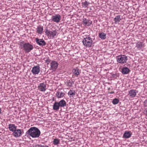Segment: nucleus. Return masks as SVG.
Segmentation results:
<instances>
[{
	"mask_svg": "<svg viewBox=\"0 0 147 147\" xmlns=\"http://www.w3.org/2000/svg\"><path fill=\"white\" fill-rule=\"evenodd\" d=\"M26 134L32 138H38L40 134V131L36 127H32L26 132Z\"/></svg>",
	"mask_w": 147,
	"mask_h": 147,
	"instance_id": "f257e3e1",
	"label": "nucleus"
},
{
	"mask_svg": "<svg viewBox=\"0 0 147 147\" xmlns=\"http://www.w3.org/2000/svg\"><path fill=\"white\" fill-rule=\"evenodd\" d=\"M84 46L86 47H92L93 41L92 38L89 36L84 38L82 41Z\"/></svg>",
	"mask_w": 147,
	"mask_h": 147,
	"instance_id": "f03ea898",
	"label": "nucleus"
},
{
	"mask_svg": "<svg viewBox=\"0 0 147 147\" xmlns=\"http://www.w3.org/2000/svg\"><path fill=\"white\" fill-rule=\"evenodd\" d=\"M24 50L26 52L28 53L33 49V46L29 43H26L22 45Z\"/></svg>",
	"mask_w": 147,
	"mask_h": 147,
	"instance_id": "7ed1b4c3",
	"label": "nucleus"
},
{
	"mask_svg": "<svg viewBox=\"0 0 147 147\" xmlns=\"http://www.w3.org/2000/svg\"><path fill=\"white\" fill-rule=\"evenodd\" d=\"M45 32L47 36L52 38H54L56 35L57 33L56 30L51 31L48 30L47 27L45 28Z\"/></svg>",
	"mask_w": 147,
	"mask_h": 147,
	"instance_id": "20e7f679",
	"label": "nucleus"
},
{
	"mask_svg": "<svg viewBox=\"0 0 147 147\" xmlns=\"http://www.w3.org/2000/svg\"><path fill=\"white\" fill-rule=\"evenodd\" d=\"M117 61L120 63H126L127 59V56L125 55H121L117 57Z\"/></svg>",
	"mask_w": 147,
	"mask_h": 147,
	"instance_id": "39448f33",
	"label": "nucleus"
},
{
	"mask_svg": "<svg viewBox=\"0 0 147 147\" xmlns=\"http://www.w3.org/2000/svg\"><path fill=\"white\" fill-rule=\"evenodd\" d=\"M61 16L59 14H57L55 16H53L52 17L51 21L56 23H59L61 20Z\"/></svg>",
	"mask_w": 147,
	"mask_h": 147,
	"instance_id": "423d86ee",
	"label": "nucleus"
},
{
	"mask_svg": "<svg viewBox=\"0 0 147 147\" xmlns=\"http://www.w3.org/2000/svg\"><path fill=\"white\" fill-rule=\"evenodd\" d=\"M58 65V63L56 61H52L50 64V70H52L53 71H55L57 68Z\"/></svg>",
	"mask_w": 147,
	"mask_h": 147,
	"instance_id": "0eeeda50",
	"label": "nucleus"
},
{
	"mask_svg": "<svg viewBox=\"0 0 147 147\" xmlns=\"http://www.w3.org/2000/svg\"><path fill=\"white\" fill-rule=\"evenodd\" d=\"M36 41L37 44L40 46H45L46 43L43 39H39L38 38L35 39Z\"/></svg>",
	"mask_w": 147,
	"mask_h": 147,
	"instance_id": "6e6552de",
	"label": "nucleus"
},
{
	"mask_svg": "<svg viewBox=\"0 0 147 147\" xmlns=\"http://www.w3.org/2000/svg\"><path fill=\"white\" fill-rule=\"evenodd\" d=\"M38 88L40 91L45 92L47 89L46 84L44 83H40L38 85Z\"/></svg>",
	"mask_w": 147,
	"mask_h": 147,
	"instance_id": "1a4fd4ad",
	"label": "nucleus"
},
{
	"mask_svg": "<svg viewBox=\"0 0 147 147\" xmlns=\"http://www.w3.org/2000/svg\"><path fill=\"white\" fill-rule=\"evenodd\" d=\"M40 71V67L39 66H34L32 68L31 72L34 74H38Z\"/></svg>",
	"mask_w": 147,
	"mask_h": 147,
	"instance_id": "9d476101",
	"label": "nucleus"
},
{
	"mask_svg": "<svg viewBox=\"0 0 147 147\" xmlns=\"http://www.w3.org/2000/svg\"><path fill=\"white\" fill-rule=\"evenodd\" d=\"M13 136L15 137H19L22 134L21 130L20 129H16L13 134Z\"/></svg>",
	"mask_w": 147,
	"mask_h": 147,
	"instance_id": "9b49d317",
	"label": "nucleus"
},
{
	"mask_svg": "<svg viewBox=\"0 0 147 147\" xmlns=\"http://www.w3.org/2000/svg\"><path fill=\"white\" fill-rule=\"evenodd\" d=\"M144 47V44L143 42H138L136 44V47L139 50L142 49Z\"/></svg>",
	"mask_w": 147,
	"mask_h": 147,
	"instance_id": "f8f14e48",
	"label": "nucleus"
},
{
	"mask_svg": "<svg viewBox=\"0 0 147 147\" xmlns=\"http://www.w3.org/2000/svg\"><path fill=\"white\" fill-rule=\"evenodd\" d=\"M82 23L85 25L89 26L92 24V22L90 20H87L86 18H84L83 19Z\"/></svg>",
	"mask_w": 147,
	"mask_h": 147,
	"instance_id": "ddd939ff",
	"label": "nucleus"
},
{
	"mask_svg": "<svg viewBox=\"0 0 147 147\" xmlns=\"http://www.w3.org/2000/svg\"><path fill=\"white\" fill-rule=\"evenodd\" d=\"M9 128L11 131L13 132L15 131V130L17 129V127L13 124H10L9 125Z\"/></svg>",
	"mask_w": 147,
	"mask_h": 147,
	"instance_id": "4468645a",
	"label": "nucleus"
},
{
	"mask_svg": "<svg viewBox=\"0 0 147 147\" xmlns=\"http://www.w3.org/2000/svg\"><path fill=\"white\" fill-rule=\"evenodd\" d=\"M130 71L129 69L126 67H123L121 70V72L123 74H127L129 73Z\"/></svg>",
	"mask_w": 147,
	"mask_h": 147,
	"instance_id": "2eb2a0df",
	"label": "nucleus"
},
{
	"mask_svg": "<svg viewBox=\"0 0 147 147\" xmlns=\"http://www.w3.org/2000/svg\"><path fill=\"white\" fill-rule=\"evenodd\" d=\"M60 107H64L66 105V103L64 100L62 99L58 102Z\"/></svg>",
	"mask_w": 147,
	"mask_h": 147,
	"instance_id": "dca6fc26",
	"label": "nucleus"
},
{
	"mask_svg": "<svg viewBox=\"0 0 147 147\" xmlns=\"http://www.w3.org/2000/svg\"><path fill=\"white\" fill-rule=\"evenodd\" d=\"M129 95L130 96L133 98L136 95V92L134 90H131L129 92Z\"/></svg>",
	"mask_w": 147,
	"mask_h": 147,
	"instance_id": "f3484780",
	"label": "nucleus"
},
{
	"mask_svg": "<svg viewBox=\"0 0 147 147\" xmlns=\"http://www.w3.org/2000/svg\"><path fill=\"white\" fill-rule=\"evenodd\" d=\"M60 107L58 102H55L53 105V109L54 110L57 111Z\"/></svg>",
	"mask_w": 147,
	"mask_h": 147,
	"instance_id": "a211bd4d",
	"label": "nucleus"
},
{
	"mask_svg": "<svg viewBox=\"0 0 147 147\" xmlns=\"http://www.w3.org/2000/svg\"><path fill=\"white\" fill-rule=\"evenodd\" d=\"M131 136V134L130 132L126 131L124 134L123 136V138H129Z\"/></svg>",
	"mask_w": 147,
	"mask_h": 147,
	"instance_id": "6ab92c4d",
	"label": "nucleus"
},
{
	"mask_svg": "<svg viewBox=\"0 0 147 147\" xmlns=\"http://www.w3.org/2000/svg\"><path fill=\"white\" fill-rule=\"evenodd\" d=\"M37 32L39 34H41L43 31V27L41 25H39L37 27L36 29Z\"/></svg>",
	"mask_w": 147,
	"mask_h": 147,
	"instance_id": "aec40b11",
	"label": "nucleus"
},
{
	"mask_svg": "<svg viewBox=\"0 0 147 147\" xmlns=\"http://www.w3.org/2000/svg\"><path fill=\"white\" fill-rule=\"evenodd\" d=\"M114 20L115 21V24H117V22H120L121 20L120 16L118 15L116 16Z\"/></svg>",
	"mask_w": 147,
	"mask_h": 147,
	"instance_id": "412c9836",
	"label": "nucleus"
},
{
	"mask_svg": "<svg viewBox=\"0 0 147 147\" xmlns=\"http://www.w3.org/2000/svg\"><path fill=\"white\" fill-rule=\"evenodd\" d=\"M65 94L62 92H59L58 91L57 92L56 95L57 98H60L63 97L65 95Z\"/></svg>",
	"mask_w": 147,
	"mask_h": 147,
	"instance_id": "4be33fe9",
	"label": "nucleus"
},
{
	"mask_svg": "<svg viewBox=\"0 0 147 147\" xmlns=\"http://www.w3.org/2000/svg\"><path fill=\"white\" fill-rule=\"evenodd\" d=\"M99 36L101 39L104 40L106 38V35L104 32L100 33L99 34Z\"/></svg>",
	"mask_w": 147,
	"mask_h": 147,
	"instance_id": "5701e85b",
	"label": "nucleus"
},
{
	"mask_svg": "<svg viewBox=\"0 0 147 147\" xmlns=\"http://www.w3.org/2000/svg\"><path fill=\"white\" fill-rule=\"evenodd\" d=\"M74 73L75 76H78L80 74V70L77 68L73 69Z\"/></svg>",
	"mask_w": 147,
	"mask_h": 147,
	"instance_id": "b1692460",
	"label": "nucleus"
},
{
	"mask_svg": "<svg viewBox=\"0 0 147 147\" xmlns=\"http://www.w3.org/2000/svg\"><path fill=\"white\" fill-rule=\"evenodd\" d=\"M60 140L58 139L55 138L54 139L53 141V144L55 145H57L59 143Z\"/></svg>",
	"mask_w": 147,
	"mask_h": 147,
	"instance_id": "393cba45",
	"label": "nucleus"
},
{
	"mask_svg": "<svg viewBox=\"0 0 147 147\" xmlns=\"http://www.w3.org/2000/svg\"><path fill=\"white\" fill-rule=\"evenodd\" d=\"M68 94V95H71L72 96H73L76 94L75 91L70 90L69 91Z\"/></svg>",
	"mask_w": 147,
	"mask_h": 147,
	"instance_id": "a878e982",
	"label": "nucleus"
},
{
	"mask_svg": "<svg viewBox=\"0 0 147 147\" xmlns=\"http://www.w3.org/2000/svg\"><path fill=\"white\" fill-rule=\"evenodd\" d=\"M82 6L83 7L86 8L88 5L90 4V3L88 2H87V1H86L84 2H82Z\"/></svg>",
	"mask_w": 147,
	"mask_h": 147,
	"instance_id": "bb28decb",
	"label": "nucleus"
},
{
	"mask_svg": "<svg viewBox=\"0 0 147 147\" xmlns=\"http://www.w3.org/2000/svg\"><path fill=\"white\" fill-rule=\"evenodd\" d=\"M119 101L118 99L115 98L113 99L112 101V103L114 105H116L118 103Z\"/></svg>",
	"mask_w": 147,
	"mask_h": 147,
	"instance_id": "cd10ccee",
	"label": "nucleus"
},
{
	"mask_svg": "<svg viewBox=\"0 0 147 147\" xmlns=\"http://www.w3.org/2000/svg\"><path fill=\"white\" fill-rule=\"evenodd\" d=\"M143 105L144 107H147V100H146L144 101Z\"/></svg>",
	"mask_w": 147,
	"mask_h": 147,
	"instance_id": "c85d7f7f",
	"label": "nucleus"
},
{
	"mask_svg": "<svg viewBox=\"0 0 147 147\" xmlns=\"http://www.w3.org/2000/svg\"><path fill=\"white\" fill-rule=\"evenodd\" d=\"M112 76L114 78H117L118 76L117 75V74H113L112 75Z\"/></svg>",
	"mask_w": 147,
	"mask_h": 147,
	"instance_id": "c756f323",
	"label": "nucleus"
},
{
	"mask_svg": "<svg viewBox=\"0 0 147 147\" xmlns=\"http://www.w3.org/2000/svg\"><path fill=\"white\" fill-rule=\"evenodd\" d=\"M33 147H42V145L39 144H37L34 146Z\"/></svg>",
	"mask_w": 147,
	"mask_h": 147,
	"instance_id": "7c9ffc66",
	"label": "nucleus"
},
{
	"mask_svg": "<svg viewBox=\"0 0 147 147\" xmlns=\"http://www.w3.org/2000/svg\"><path fill=\"white\" fill-rule=\"evenodd\" d=\"M144 113L147 116V108H145L144 110Z\"/></svg>",
	"mask_w": 147,
	"mask_h": 147,
	"instance_id": "2f4dec72",
	"label": "nucleus"
},
{
	"mask_svg": "<svg viewBox=\"0 0 147 147\" xmlns=\"http://www.w3.org/2000/svg\"><path fill=\"white\" fill-rule=\"evenodd\" d=\"M68 85L69 86H72V84L70 82H68Z\"/></svg>",
	"mask_w": 147,
	"mask_h": 147,
	"instance_id": "473e14b6",
	"label": "nucleus"
},
{
	"mask_svg": "<svg viewBox=\"0 0 147 147\" xmlns=\"http://www.w3.org/2000/svg\"><path fill=\"white\" fill-rule=\"evenodd\" d=\"M42 147H49L47 146L42 145Z\"/></svg>",
	"mask_w": 147,
	"mask_h": 147,
	"instance_id": "72a5a7b5",
	"label": "nucleus"
},
{
	"mask_svg": "<svg viewBox=\"0 0 147 147\" xmlns=\"http://www.w3.org/2000/svg\"><path fill=\"white\" fill-rule=\"evenodd\" d=\"M114 93V92H110V94H113Z\"/></svg>",
	"mask_w": 147,
	"mask_h": 147,
	"instance_id": "f704fd0d",
	"label": "nucleus"
},
{
	"mask_svg": "<svg viewBox=\"0 0 147 147\" xmlns=\"http://www.w3.org/2000/svg\"><path fill=\"white\" fill-rule=\"evenodd\" d=\"M1 109L0 108V113H1Z\"/></svg>",
	"mask_w": 147,
	"mask_h": 147,
	"instance_id": "c9c22d12",
	"label": "nucleus"
},
{
	"mask_svg": "<svg viewBox=\"0 0 147 147\" xmlns=\"http://www.w3.org/2000/svg\"><path fill=\"white\" fill-rule=\"evenodd\" d=\"M46 61H48V62L49 61H48V60H46Z\"/></svg>",
	"mask_w": 147,
	"mask_h": 147,
	"instance_id": "e433bc0d",
	"label": "nucleus"
}]
</instances>
